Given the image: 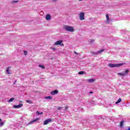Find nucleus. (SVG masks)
<instances>
[{
	"mask_svg": "<svg viewBox=\"0 0 130 130\" xmlns=\"http://www.w3.org/2000/svg\"><path fill=\"white\" fill-rule=\"evenodd\" d=\"M123 64H124V63H121L118 64L109 63L108 64V67H109L110 68H118L119 67H121V66H123Z\"/></svg>",
	"mask_w": 130,
	"mask_h": 130,
	"instance_id": "obj_1",
	"label": "nucleus"
},
{
	"mask_svg": "<svg viewBox=\"0 0 130 130\" xmlns=\"http://www.w3.org/2000/svg\"><path fill=\"white\" fill-rule=\"evenodd\" d=\"M64 30H66V31H69V32H74V28L70 26L64 25Z\"/></svg>",
	"mask_w": 130,
	"mask_h": 130,
	"instance_id": "obj_2",
	"label": "nucleus"
},
{
	"mask_svg": "<svg viewBox=\"0 0 130 130\" xmlns=\"http://www.w3.org/2000/svg\"><path fill=\"white\" fill-rule=\"evenodd\" d=\"M54 45H60V46H64V45L62 43V41L59 40L57 41L54 44Z\"/></svg>",
	"mask_w": 130,
	"mask_h": 130,
	"instance_id": "obj_3",
	"label": "nucleus"
},
{
	"mask_svg": "<svg viewBox=\"0 0 130 130\" xmlns=\"http://www.w3.org/2000/svg\"><path fill=\"white\" fill-rule=\"evenodd\" d=\"M79 19L81 21H83L85 19V13L81 12L79 14Z\"/></svg>",
	"mask_w": 130,
	"mask_h": 130,
	"instance_id": "obj_4",
	"label": "nucleus"
},
{
	"mask_svg": "<svg viewBox=\"0 0 130 130\" xmlns=\"http://www.w3.org/2000/svg\"><path fill=\"white\" fill-rule=\"evenodd\" d=\"M103 51H104V50H103V49H102V50H100V51H98V52H94V51H92V52H91V53L92 54H95V55H98V54H100L101 53H102V52H103Z\"/></svg>",
	"mask_w": 130,
	"mask_h": 130,
	"instance_id": "obj_5",
	"label": "nucleus"
},
{
	"mask_svg": "<svg viewBox=\"0 0 130 130\" xmlns=\"http://www.w3.org/2000/svg\"><path fill=\"white\" fill-rule=\"evenodd\" d=\"M52 121V120L51 119H48L44 122V125H46V124H48L49 122H51Z\"/></svg>",
	"mask_w": 130,
	"mask_h": 130,
	"instance_id": "obj_6",
	"label": "nucleus"
},
{
	"mask_svg": "<svg viewBox=\"0 0 130 130\" xmlns=\"http://www.w3.org/2000/svg\"><path fill=\"white\" fill-rule=\"evenodd\" d=\"M21 107H23V104H20L18 105H14L13 106L14 108L16 109H19V108H21Z\"/></svg>",
	"mask_w": 130,
	"mask_h": 130,
	"instance_id": "obj_7",
	"label": "nucleus"
},
{
	"mask_svg": "<svg viewBox=\"0 0 130 130\" xmlns=\"http://www.w3.org/2000/svg\"><path fill=\"white\" fill-rule=\"evenodd\" d=\"M38 120H39V118H38L37 119H35L31 121L30 122H29L27 124V125H29V124H32V123H33V122H36L37 121H38Z\"/></svg>",
	"mask_w": 130,
	"mask_h": 130,
	"instance_id": "obj_8",
	"label": "nucleus"
},
{
	"mask_svg": "<svg viewBox=\"0 0 130 130\" xmlns=\"http://www.w3.org/2000/svg\"><path fill=\"white\" fill-rule=\"evenodd\" d=\"M46 20H47V21H50V20H51V17H50V14H47L46 15Z\"/></svg>",
	"mask_w": 130,
	"mask_h": 130,
	"instance_id": "obj_9",
	"label": "nucleus"
},
{
	"mask_svg": "<svg viewBox=\"0 0 130 130\" xmlns=\"http://www.w3.org/2000/svg\"><path fill=\"white\" fill-rule=\"evenodd\" d=\"M58 90H55L51 92V95H55V94H58Z\"/></svg>",
	"mask_w": 130,
	"mask_h": 130,
	"instance_id": "obj_10",
	"label": "nucleus"
},
{
	"mask_svg": "<svg viewBox=\"0 0 130 130\" xmlns=\"http://www.w3.org/2000/svg\"><path fill=\"white\" fill-rule=\"evenodd\" d=\"M87 81L88 82V83H93L95 82V79L91 78L90 79H87Z\"/></svg>",
	"mask_w": 130,
	"mask_h": 130,
	"instance_id": "obj_11",
	"label": "nucleus"
},
{
	"mask_svg": "<svg viewBox=\"0 0 130 130\" xmlns=\"http://www.w3.org/2000/svg\"><path fill=\"white\" fill-rule=\"evenodd\" d=\"M10 69H11V67H8L7 70H6V73L7 74V75H10Z\"/></svg>",
	"mask_w": 130,
	"mask_h": 130,
	"instance_id": "obj_12",
	"label": "nucleus"
},
{
	"mask_svg": "<svg viewBox=\"0 0 130 130\" xmlns=\"http://www.w3.org/2000/svg\"><path fill=\"white\" fill-rule=\"evenodd\" d=\"M118 75L119 76H121V77H124V76H125V74H124V73H118Z\"/></svg>",
	"mask_w": 130,
	"mask_h": 130,
	"instance_id": "obj_13",
	"label": "nucleus"
},
{
	"mask_svg": "<svg viewBox=\"0 0 130 130\" xmlns=\"http://www.w3.org/2000/svg\"><path fill=\"white\" fill-rule=\"evenodd\" d=\"M15 100V98H12L8 101V102H13Z\"/></svg>",
	"mask_w": 130,
	"mask_h": 130,
	"instance_id": "obj_14",
	"label": "nucleus"
},
{
	"mask_svg": "<svg viewBox=\"0 0 130 130\" xmlns=\"http://www.w3.org/2000/svg\"><path fill=\"white\" fill-rule=\"evenodd\" d=\"M36 114L37 115H42V114H43V112H39V111H37V112H36Z\"/></svg>",
	"mask_w": 130,
	"mask_h": 130,
	"instance_id": "obj_15",
	"label": "nucleus"
},
{
	"mask_svg": "<svg viewBox=\"0 0 130 130\" xmlns=\"http://www.w3.org/2000/svg\"><path fill=\"white\" fill-rule=\"evenodd\" d=\"M121 102V99H119L118 101L116 102V104H118V103H120Z\"/></svg>",
	"mask_w": 130,
	"mask_h": 130,
	"instance_id": "obj_16",
	"label": "nucleus"
},
{
	"mask_svg": "<svg viewBox=\"0 0 130 130\" xmlns=\"http://www.w3.org/2000/svg\"><path fill=\"white\" fill-rule=\"evenodd\" d=\"M39 68H41V69H43L44 70L45 69V67H44L43 65L39 64Z\"/></svg>",
	"mask_w": 130,
	"mask_h": 130,
	"instance_id": "obj_17",
	"label": "nucleus"
},
{
	"mask_svg": "<svg viewBox=\"0 0 130 130\" xmlns=\"http://www.w3.org/2000/svg\"><path fill=\"white\" fill-rule=\"evenodd\" d=\"M123 123H124V121H121L120 122V126H121V127H122V126H123Z\"/></svg>",
	"mask_w": 130,
	"mask_h": 130,
	"instance_id": "obj_18",
	"label": "nucleus"
},
{
	"mask_svg": "<svg viewBox=\"0 0 130 130\" xmlns=\"http://www.w3.org/2000/svg\"><path fill=\"white\" fill-rule=\"evenodd\" d=\"M90 103L91 104H95V101L92 99V100H90Z\"/></svg>",
	"mask_w": 130,
	"mask_h": 130,
	"instance_id": "obj_19",
	"label": "nucleus"
},
{
	"mask_svg": "<svg viewBox=\"0 0 130 130\" xmlns=\"http://www.w3.org/2000/svg\"><path fill=\"white\" fill-rule=\"evenodd\" d=\"M26 102L27 103H29V104H32V103H33V102L31 100H26Z\"/></svg>",
	"mask_w": 130,
	"mask_h": 130,
	"instance_id": "obj_20",
	"label": "nucleus"
},
{
	"mask_svg": "<svg viewBox=\"0 0 130 130\" xmlns=\"http://www.w3.org/2000/svg\"><path fill=\"white\" fill-rule=\"evenodd\" d=\"M94 41H95V40H92V39L88 40V42L89 43H93V42H94Z\"/></svg>",
	"mask_w": 130,
	"mask_h": 130,
	"instance_id": "obj_21",
	"label": "nucleus"
},
{
	"mask_svg": "<svg viewBox=\"0 0 130 130\" xmlns=\"http://www.w3.org/2000/svg\"><path fill=\"white\" fill-rule=\"evenodd\" d=\"M128 72L129 71L126 70L125 71V73L124 74H125V76H127V74H128Z\"/></svg>",
	"mask_w": 130,
	"mask_h": 130,
	"instance_id": "obj_22",
	"label": "nucleus"
},
{
	"mask_svg": "<svg viewBox=\"0 0 130 130\" xmlns=\"http://www.w3.org/2000/svg\"><path fill=\"white\" fill-rule=\"evenodd\" d=\"M4 124H5V122H1L0 123V127H2V126H3V125H4Z\"/></svg>",
	"mask_w": 130,
	"mask_h": 130,
	"instance_id": "obj_23",
	"label": "nucleus"
},
{
	"mask_svg": "<svg viewBox=\"0 0 130 130\" xmlns=\"http://www.w3.org/2000/svg\"><path fill=\"white\" fill-rule=\"evenodd\" d=\"M84 74H85V72H84V71L79 72V75H84Z\"/></svg>",
	"mask_w": 130,
	"mask_h": 130,
	"instance_id": "obj_24",
	"label": "nucleus"
},
{
	"mask_svg": "<svg viewBox=\"0 0 130 130\" xmlns=\"http://www.w3.org/2000/svg\"><path fill=\"white\" fill-rule=\"evenodd\" d=\"M45 99H52V98L50 96H46Z\"/></svg>",
	"mask_w": 130,
	"mask_h": 130,
	"instance_id": "obj_25",
	"label": "nucleus"
},
{
	"mask_svg": "<svg viewBox=\"0 0 130 130\" xmlns=\"http://www.w3.org/2000/svg\"><path fill=\"white\" fill-rule=\"evenodd\" d=\"M106 18H107V21H110V20H109V15H108V14L106 15Z\"/></svg>",
	"mask_w": 130,
	"mask_h": 130,
	"instance_id": "obj_26",
	"label": "nucleus"
},
{
	"mask_svg": "<svg viewBox=\"0 0 130 130\" xmlns=\"http://www.w3.org/2000/svg\"><path fill=\"white\" fill-rule=\"evenodd\" d=\"M24 55H27V54H28V52H27V51H24Z\"/></svg>",
	"mask_w": 130,
	"mask_h": 130,
	"instance_id": "obj_27",
	"label": "nucleus"
},
{
	"mask_svg": "<svg viewBox=\"0 0 130 130\" xmlns=\"http://www.w3.org/2000/svg\"><path fill=\"white\" fill-rule=\"evenodd\" d=\"M50 48L52 49V50H56V49H55V48L51 47Z\"/></svg>",
	"mask_w": 130,
	"mask_h": 130,
	"instance_id": "obj_28",
	"label": "nucleus"
},
{
	"mask_svg": "<svg viewBox=\"0 0 130 130\" xmlns=\"http://www.w3.org/2000/svg\"><path fill=\"white\" fill-rule=\"evenodd\" d=\"M126 130H130V126H128L127 127V129H126Z\"/></svg>",
	"mask_w": 130,
	"mask_h": 130,
	"instance_id": "obj_29",
	"label": "nucleus"
},
{
	"mask_svg": "<svg viewBox=\"0 0 130 130\" xmlns=\"http://www.w3.org/2000/svg\"><path fill=\"white\" fill-rule=\"evenodd\" d=\"M18 1H13V3H18Z\"/></svg>",
	"mask_w": 130,
	"mask_h": 130,
	"instance_id": "obj_30",
	"label": "nucleus"
},
{
	"mask_svg": "<svg viewBox=\"0 0 130 130\" xmlns=\"http://www.w3.org/2000/svg\"><path fill=\"white\" fill-rule=\"evenodd\" d=\"M16 83H17V80H15V81L14 82V85H15V84H16Z\"/></svg>",
	"mask_w": 130,
	"mask_h": 130,
	"instance_id": "obj_31",
	"label": "nucleus"
},
{
	"mask_svg": "<svg viewBox=\"0 0 130 130\" xmlns=\"http://www.w3.org/2000/svg\"><path fill=\"white\" fill-rule=\"evenodd\" d=\"M60 109H61V107L58 108V110H60Z\"/></svg>",
	"mask_w": 130,
	"mask_h": 130,
	"instance_id": "obj_32",
	"label": "nucleus"
},
{
	"mask_svg": "<svg viewBox=\"0 0 130 130\" xmlns=\"http://www.w3.org/2000/svg\"><path fill=\"white\" fill-rule=\"evenodd\" d=\"M74 53H75V54H78V53H77V52H76V51L74 52Z\"/></svg>",
	"mask_w": 130,
	"mask_h": 130,
	"instance_id": "obj_33",
	"label": "nucleus"
},
{
	"mask_svg": "<svg viewBox=\"0 0 130 130\" xmlns=\"http://www.w3.org/2000/svg\"><path fill=\"white\" fill-rule=\"evenodd\" d=\"M89 93H90V94H92V93H93V92L90 91V92H89Z\"/></svg>",
	"mask_w": 130,
	"mask_h": 130,
	"instance_id": "obj_34",
	"label": "nucleus"
},
{
	"mask_svg": "<svg viewBox=\"0 0 130 130\" xmlns=\"http://www.w3.org/2000/svg\"><path fill=\"white\" fill-rule=\"evenodd\" d=\"M67 109H68V107L66 106V108H65V110H67Z\"/></svg>",
	"mask_w": 130,
	"mask_h": 130,
	"instance_id": "obj_35",
	"label": "nucleus"
},
{
	"mask_svg": "<svg viewBox=\"0 0 130 130\" xmlns=\"http://www.w3.org/2000/svg\"><path fill=\"white\" fill-rule=\"evenodd\" d=\"M2 119H0V122L2 121Z\"/></svg>",
	"mask_w": 130,
	"mask_h": 130,
	"instance_id": "obj_36",
	"label": "nucleus"
},
{
	"mask_svg": "<svg viewBox=\"0 0 130 130\" xmlns=\"http://www.w3.org/2000/svg\"><path fill=\"white\" fill-rule=\"evenodd\" d=\"M53 2H55V0H53Z\"/></svg>",
	"mask_w": 130,
	"mask_h": 130,
	"instance_id": "obj_37",
	"label": "nucleus"
},
{
	"mask_svg": "<svg viewBox=\"0 0 130 130\" xmlns=\"http://www.w3.org/2000/svg\"><path fill=\"white\" fill-rule=\"evenodd\" d=\"M79 1H83V0H79Z\"/></svg>",
	"mask_w": 130,
	"mask_h": 130,
	"instance_id": "obj_38",
	"label": "nucleus"
}]
</instances>
